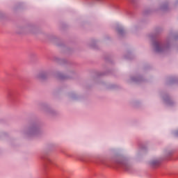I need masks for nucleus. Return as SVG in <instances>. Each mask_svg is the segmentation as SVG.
Returning <instances> with one entry per match:
<instances>
[{
    "instance_id": "obj_1",
    "label": "nucleus",
    "mask_w": 178,
    "mask_h": 178,
    "mask_svg": "<svg viewBox=\"0 0 178 178\" xmlns=\"http://www.w3.org/2000/svg\"><path fill=\"white\" fill-rule=\"evenodd\" d=\"M37 79H39V80H44V79H47V74H43V73L39 74L37 76Z\"/></svg>"
},
{
    "instance_id": "obj_2",
    "label": "nucleus",
    "mask_w": 178,
    "mask_h": 178,
    "mask_svg": "<svg viewBox=\"0 0 178 178\" xmlns=\"http://www.w3.org/2000/svg\"><path fill=\"white\" fill-rule=\"evenodd\" d=\"M159 44L158 43H156V51H159Z\"/></svg>"
}]
</instances>
